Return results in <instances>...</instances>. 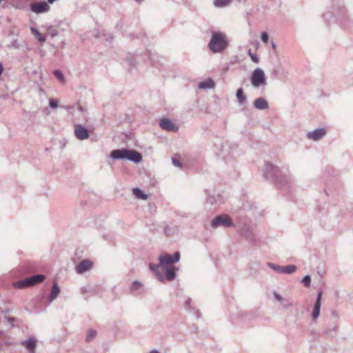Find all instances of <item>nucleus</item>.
Returning a JSON list of instances; mask_svg holds the SVG:
<instances>
[{"instance_id": "1", "label": "nucleus", "mask_w": 353, "mask_h": 353, "mask_svg": "<svg viewBox=\"0 0 353 353\" xmlns=\"http://www.w3.org/2000/svg\"><path fill=\"white\" fill-rule=\"evenodd\" d=\"M205 227L210 230H215L219 227L226 228H238V232L247 241L250 243H254L256 242L255 232L252 225L247 222H236L237 224H234V222H207Z\"/></svg>"}, {"instance_id": "2", "label": "nucleus", "mask_w": 353, "mask_h": 353, "mask_svg": "<svg viewBox=\"0 0 353 353\" xmlns=\"http://www.w3.org/2000/svg\"><path fill=\"white\" fill-rule=\"evenodd\" d=\"M265 174L274 181L279 188L289 189L294 184V178L291 174H283L278 167L267 162L265 165Z\"/></svg>"}, {"instance_id": "3", "label": "nucleus", "mask_w": 353, "mask_h": 353, "mask_svg": "<svg viewBox=\"0 0 353 353\" xmlns=\"http://www.w3.org/2000/svg\"><path fill=\"white\" fill-rule=\"evenodd\" d=\"M228 46V40L224 33L212 32L211 39L208 43V48L212 52H221L225 50Z\"/></svg>"}, {"instance_id": "4", "label": "nucleus", "mask_w": 353, "mask_h": 353, "mask_svg": "<svg viewBox=\"0 0 353 353\" xmlns=\"http://www.w3.org/2000/svg\"><path fill=\"white\" fill-rule=\"evenodd\" d=\"M333 14L336 21L344 27L350 26V18L347 16V10L343 5L338 3L337 5L333 6Z\"/></svg>"}, {"instance_id": "5", "label": "nucleus", "mask_w": 353, "mask_h": 353, "mask_svg": "<svg viewBox=\"0 0 353 353\" xmlns=\"http://www.w3.org/2000/svg\"><path fill=\"white\" fill-rule=\"evenodd\" d=\"M252 85L254 88L264 87L267 85L266 77L264 71L260 68H256L252 73L250 78Z\"/></svg>"}, {"instance_id": "6", "label": "nucleus", "mask_w": 353, "mask_h": 353, "mask_svg": "<svg viewBox=\"0 0 353 353\" xmlns=\"http://www.w3.org/2000/svg\"><path fill=\"white\" fill-rule=\"evenodd\" d=\"M180 256L179 252H174L173 255H170L167 253L161 254L159 256V261L160 262L161 267L163 269H165L168 265L178 262L180 260Z\"/></svg>"}, {"instance_id": "7", "label": "nucleus", "mask_w": 353, "mask_h": 353, "mask_svg": "<svg viewBox=\"0 0 353 353\" xmlns=\"http://www.w3.org/2000/svg\"><path fill=\"white\" fill-rule=\"evenodd\" d=\"M30 8L35 14L46 13L50 9L48 3L46 1L33 3L30 5Z\"/></svg>"}, {"instance_id": "8", "label": "nucleus", "mask_w": 353, "mask_h": 353, "mask_svg": "<svg viewBox=\"0 0 353 353\" xmlns=\"http://www.w3.org/2000/svg\"><path fill=\"white\" fill-rule=\"evenodd\" d=\"M326 134V130L324 128H319L312 131L307 132L306 137L309 140L318 141L322 139Z\"/></svg>"}, {"instance_id": "9", "label": "nucleus", "mask_w": 353, "mask_h": 353, "mask_svg": "<svg viewBox=\"0 0 353 353\" xmlns=\"http://www.w3.org/2000/svg\"><path fill=\"white\" fill-rule=\"evenodd\" d=\"M93 263L92 261L88 259L83 260L81 261L75 268L76 272L77 274H83L87 271L92 269Z\"/></svg>"}, {"instance_id": "10", "label": "nucleus", "mask_w": 353, "mask_h": 353, "mask_svg": "<svg viewBox=\"0 0 353 353\" xmlns=\"http://www.w3.org/2000/svg\"><path fill=\"white\" fill-rule=\"evenodd\" d=\"M160 127L169 132H176L179 129L178 126L173 123L169 119H162L159 122Z\"/></svg>"}, {"instance_id": "11", "label": "nucleus", "mask_w": 353, "mask_h": 353, "mask_svg": "<svg viewBox=\"0 0 353 353\" xmlns=\"http://www.w3.org/2000/svg\"><path fill=\"white\" fill-rule=\"evenodd\" d=\"M74 134L79 140H84L88 138L89 132L84 126L77 124L75 125Z\"/></svg>"}, {"instance_id": "12", "label": "nucleus", "mask_w": 353, "mask_h": 353, "mask_svg": "<svg viewBox=\"0 0 353 353\" xmlns=\"http://www.w3.org/2000/svg\"><path fill=\"white\" fill-rule=\"evenodd\" d=\"M125 159L137 163L141 161L142 156L141 153L137 151L126 149Z\"/></svg>"}, {"instance_id": "13", "label": "nucleus", "mask_w": 353, "mask_h": 353, "mask_svg": "<svg viewBox=\"0 0 353 353\" xmlns=\"http://www.w3.org/2000/svg\"><path fill=\"white\" fill-rule=\"evenodd\" d=\"M322 292H319L317 294L316 300L314 303V310L312 312V318L317 319L320 315L321 301Z\"/></svg>"}, {"instance_id": "14", "label": "nucleus", "mask_w": 353, "mask_h": 353, "mask_svg": "<svg viewBox=\"0 0 353 353\" xmlns=\"http://www.w3.org/2000/svg\"><path fill=\"white\" fill-rule=\"evenodd\" d=\"M254 107L260 110H263L268 108V103L263 97H259L254 101Z\"/></svg>"}, {"instance_id": "15", "label": "nucleus", "mask_w": 353, "mask_h": 353, "mask_svg": "<svg viewBox=\"0 0 353 353\" xmlns=\"http://www.w3.org/2000/svg\"><path fill=\"white\" fill-rule=\"evenodd\" d=\"M21 345L27 348L30 353H35L36 341L30 337L26 341L21 342Z\"/></svg>"}, {"instance_id": "16", "label": "nucleus", "mask_w": 353, "mask_h": 353, "mask_svg": "<svg viewBox=\"0 0 353 353\" xmlns=\"http://www.w3.org/2000/svg\"><path fill=\"white\" fill-rule=\"evenodd\" d=\"M126 149L114 150L110 153V157L115 160H121L125 159Z\"/></svg>"}, {"instance_id": "17", "label": "nucleus", "mask_w": 353, "mask_h": 353, "mask_svg": "<svg viewBox=\"0 0 353 353\" xmlns=\"http://www.w3.org/2000/svg\"><path fill=\"white\" fill-rule=\"evenodd\" d=\"M222 202V196L220 194H209L206 198V204L214 205Z\"/></svg>"}, {"instance_id": "18", "label": "nucleus", "mask_w": 353, "mask_h": 353, "mask_svg": "<svg viewBox=\"0 0 353 353\" xmlns=\"http://www.w3.org/2000/svg\"><path fill=\"white\" fill-rule=\"evenodd\" d=\"M161 267L160 263L159 264H154L152 263H149L150 270L157 276L159 280L163 281L164 280V276L159 271V268Z\"/></svg>"}, {"instance_id": "19", "label": "nucleus", "mask_w": 353, "mask_h": 353, "mask_svg": "<svg viewBox=\"0 0 353 353\" xmlns=\"http://www.w3.org/2000/svg\"><path fill=\"white\" fill-rule=\"evenodd\" d=\"M60 293V288L58 285V283L56 281L53 282L52 290L50 292V294L49 296L48 300L50 302L53 301L54 299H57L58 295Z\"/></svg>"}, {"instance_id": "20", "label": "nucleus", "mask_w": 353, "mask_h": 353, "mask_svg": "<svg viewBox=\"0 0 353 353\" xmlns=\"http://www.w3.org/2000/svg\"><path fill=\"white\" fill-rule=\"evenodd\" d=\"M243 210L248 214L255 215L257 213L256 207L254 203H252L250 201H246L245 203L243 205Z\"/></svg>"}, {"instance_id": "21", "label": "nucleus", "mask_w": 353, "mask_h": 353, "mask_svg": "<svg viewBox=\"0 0 353 353\" xmlns=\"http://www.w3.org/2000/svg\"><path fill=\"white\" fill-rule=\"evenodd\" d=\"M214 85H215V83H214V81L211 79H208L205 81H201L199 83L198 87L199 89L204 90V89L213 88L214 87Z\"/></svg>"}, {"instance_id": "22", "label": "nucleus", "mask_w": 353, "mask_h": 353, "mask_svg": "<svg viewBox=\"0 0 353 353\" xmlns=\"http://www.w3.org/2000/svg\"><path fill=\"white\" fill-rule=\"evenodd\" d=\"M14 286L17 288L23 289L27 287L32 286L29 278H26L20 281H18L14 283Z\"/></svg>"}, {"instance_id": "23", "label": "nucleus", "mask_w": 353, "mask_h": 353, "mask_svg": "<svg viewBox=\"0 0 353 353\" xmlns=\"http://www.w3.org/2000/svg\"><path fill=\"white\" fill-rule=\"evenodd\" d=\"M28 278L30 281V285L32 286H33L39 283L42 282L45 279V276L43 274H35V275L31 276Z\"/></svg>"}, {"instance_id": "24", "label": "nucleus", "mask_w": 353, "mask_h": 353, "mask_svg": "<svg viewBox=\"0 0 353 353\" xmlns=\"http://www.w3.org/2000/svg\"><path fill=\"white\" fill-rule=\"evenodd\" d=\"M236 97L240 105H243L246 102V97L243 94V90L241 88H239L236 91Z\"/></svg>"}, {"instance_id": "25", "label": "nucleus", "mask_w": 353, "mask_h": 353, "mask_svg": "<svg viewBox=\"0 0 353 353\" xmlns=\"http://www.w3.org/2000/svg\"><path fill=\"white\" fill-rule=\"evenodd\" d=\"M165 278L168 281H173L176 277L175 269L174 268H166Z\"/></svg>"}, {"instance_id": "26", "label": "nucleus", "mask_w": 353, "mask_h": 353, "mask_svg": "<svg viewBox=\"0 0 353 353\" xmlns=\"http://www.w3.org/2000/svg\"><path fill=\"white\" fill-rule=\"evenodd\" d=\"M297 269L295 265H289L286 266H282V274H291L294 273Z\"/></svg>"}, {"instance_id": "27", "label": "nucleus", "mask_w": 353, "mask_h": 353, "mask_svg": "<svg viewBox=\"0 0 353 353\" xmlns=\"http://www.w3.org/2000/svg\"><path fill=\"white\" fill-rule=\"evenodd\" d=\"M31 32L40 42L46 41V37L37 28H31Z\"/></svg>"}, {"instance_id": "28", "label": "nucleus", "mask_w": 353, "mask_h": 353, "mask_svg": "<svg viewBox=\"0 0 353 353\" xmlns=\"http://www.w3.org/2000/svg\"><path fill=\"white\" fill-rule=\"evenodd\" d=\"M132 191H133L134 194L137 198L142 199L143 200H145L148 198L147 194H145L144 192H143V191L138 188H134Z\"/></svg>"}, {"instance_id": "29", "label": "nucleus", "mask_w": 353, "mask_h": 353, "mask_svg": "<svg viewBox=\"0 0 353 353\" xmlns=\"http://www.w3.org/2000/svg\"><path fill=\"white\" fill-rule=\"evenodd\" d=\"M231 1L232 0H214V5L216 7H224L229 5Z\"/></svg>"}, {"instance_id": "30", "label": "nucleus", "mask_w": 353, "mask_h": 353, "mask_svg": "<svg viewBox=\"0 0 353 353\" xmlns=\"http://www.w3.org/2000/svg\"><path fill=\"white\" fill-rule=\"evenodd\" d=\"M141 286H142V284L139 281H133L131 285V287H130L131 292L132 293L136 292L141 288Z\"/></svg>"}, {"instance_id": "31", "label": "nucleus", "mask_w": 353, "mask_h": 353, "mask_svg": "<svg viewBox=\"0 0 353 353\" xmlns=\"http://www.w3.org/2000/svg\"><path fill=\"white\" fill-rule=\"evenodd\" d=\"M212 221H232V219L228 214H222L215 216Z\"/></svg>"}, {"instance_id": "32", "label": "nucleus", "mask_w": 353, "mask_h": 353, "mask_svg": "<svg viewBox=\"0 0 353 353\" xmlns=\"http://www.w3.org/2000/svg\"><path fill=\"white\" fill-rule=\"evenodd\" d=\"M267 265L271 268L272 270H273L274 271L276 272H279V273H281L282 272V266L281 265H279L277 264H275V263H271V262H268L267 263Z\"/></svg>"}, {"instance_id": "33", "label": "nucleus", "mask_w": 353, "mask_h": 353, "mask_svg": "<svg viewBox=\"0 0 353 353\" xmlns=\"http://www.w3.org/2000/svg\"><path fill=\"white\" fill-rule=\"evenodd\" d=\"M97 335V331L94 330H88L86 336V341H91Z\"/></svg>"}, {"instance_id": "34", "label": "nucleus", "mask_w": 353, "mask_h": 353, "mask_svg": "<svg viewBox=\"0 0 353 353\" xmlns=\"http://www.w3.org/2000/svg\"><path fill=\"white\" fill-rule=\"evenodd\" d=\"M54 74L56 77V78L57 79H59L61 82H64V81H65L64 76L60 70H54Z\"/></svg>"}, {"instance_id": "35", "label": "nucleus", "mask_w": 353, "mask_h": 353, "mask_svg": "<svg viewBox=\"0 0 353 353\" xmlns=\"http://www.w3.org/2000/svg\"><path fill=\"white\" fill-rule=\"evenodd\" d=\"M248 54L254 63H258L259 62L258 56L256 54H253L250 49L248 50Z\"/></svg>"}, {"instance_id": "36", "label": "nucleus", "mask_w": 353, "mask_h": 353, "mask_svg": "<svg viewBox=\"0 0 353 353\" xmlns=\"http://www.w3.org/2000/svg\"><path fill=\"white\" fill-rule=\"evenodd\" d=\"M310 282L311 278L309 275H305L302 279V283L305 285V287H310Z\"/></svg>"}, {"instance_id": "37", "label": "nucleus", "mask_w": 353, "mask_h": 353, "mask_svg": "<svg viewBox=\"0 0 353 353\" xmlns=\"http://www.w3.org/2000/svg\"><path fill=\"white\" fill-rule=\"evenodd\" d=\"M282 307L283 309H288L289 307L292 305V303L290 302L288 300L284 299L282 302H281Z\"/></svg>"}, {"instance_id": "38", "label": "nucleus", "mask_w": 353, "mask_h": 353, "mask_svg": "<svg viewBox=\"0 0 353 353\" xmlns=\"http://www.w3.org/2000/svg\"><path fill=\"white\" fill-rule=\"evenodd\" d=\"M261 39L263 43H267L269 39L268 34L266 32H263L261 35Z\"/></svg>"}, {"instance_id": "39", "label": "nucleus", "mask_w": 353, "mask_h": 353, "mask_svg": "<svg viewBox=\"0 0 353 353\" xmlns=\"http://www.w3.org/2000/svg\"><path fill=\"white\" fill-rule=\"evenodd\" d=\"M273 296H274V298L275 299V300L280 303L282 302L284 299V298H283V296L281 295H280L279 294H278L276 292H273Z\"/></svg>"}, {"instance_id": "40", "label": "nucleus", "mask_w": 353, "mask_h": 353, "mask_svg": "<svg viewBox=\"0 0 353 353\" xmlns=\"http://www.w3.org/2000/svg\"><path fill=\"white\" fill-rule=\"evenodd\" d=\"M49 105L52 108H55L58 107V101L56 100H50L49 102Z\"/></svg>"}, {"instance_id": "41", "label": "nucleus", "mask_w": 353, "mask_h": 353, "mask_svg": "<svg viewBox=\"0 0 353 353\" xmlns=\"http://www.w3.org/2000/svg\"><path fill=\"white\" fill-rule=\"evenodd\" d=\"M163 231L165 234L168 235H170L172 234V228H170L168 226H164L163 227Z\"/></svg>"}, {"instance_id": "42", "label": "nucleus", "mask_w": 353, "mask_h": 353, "mask_svg": "<svg viewBox=\"0 0 353 353\" xmlns=\"http://www.w3.org/2000/svg\"><path fill=\"white\" fill-rule=\"evenodd\" d=\"M172 163L176 166V167H181V163H180L179 160H178L176 158L172 159Z\"/></svg>"}, {"instance_id": "43", "label": "nucleus", "mask_w": 353, "mask_h": 353, "mask_svg": "<svg viewBox=\"0 0 353 353\" xmlns=\"http://www.w3.org/2000/svg\"><path fill=\"white\" fill-rule=\"evenodd\" d=\"M192 301V299L190 298H187L185 301V307H188Z\"/></svg>"}, {"instance_id": "44", "label": "nucleus", "mask_w": 353, "mask_h": 353, "mask_svg": "<svg viewBox=\"0 0 353 353\" xmlns=\"http://www.w3.org/2000/svg\"><path fill=\"white\" fill-rule=\"evenodd\" d=\"M3 72V67L2 63L0 62V76L2 74Z\"/></svg>"}, {"instance_id": "45", "label": "nucleus", "mask_w": 353, "mask_h": 353, "mask_svg": "<svg viewBox=\"0 0 353 353\" xmlns=\"http://www.w3.org/2000/svg\"><path fill=\"white\" fill-rule=\"evenodd\" d=\"M105 39H106L107 41H110H110H112L113 37H112V35H109V37H107Z\"/></svg>"}, {"instance_id": "46", "label": "nucleus", "mask_w": 353, "mask_h": 353, "mask_svg": "<svg viewBox=\"0 0 353 353\" xmlns=\"http://www.w3.org/2000/svg\"><path fill=\"white\" fill-rule=\"evenodd\" d=\"M149 353H160L158 350L154 349L151 350Z\"/></svg>"}, {"instance_id": "47", "label": "nucleus", "mask_w": 353, "mask_h": 353, "mask_svg": "<svg viewBox=\"0 0 353 353\" xmlns=\"http://www.w3.org/2000/svg\"><path fill=\"white\" fill-rule=\"evenodd\" d=\"M81 290L82 293H85L87 292V290L85 289V288H81Z\"/></svg>"}, {"instance_id": "48", "label": "nucleus", "mask_w": 353, "mask_h": 353, "mask_svg": "<svg viewBox=\"0 0 353 353\" xmlns=\"http://www.w3.org/2000/svg\"><path fill=\"white\" fill-rule=\"evenodd\" d=\"M337 330H338V326L337 325H334V330L336 332Z\"/></svg>"}, {"instance_id": "49", "label": "nucleus", "mask_w": 353, "mask_h": 353, "mask_svg": "<svg viewBox=\"0 0 353 353\" xmlns=\"http://www.w3.org/2000/svg\"><path fill=\"white\" fill-rule=\"evenodd\" d=\"M272 48H276V45H275V43H274V42H272Z\"/></svg>"}, {"instance_id": "50", "label": "nucleus", "mask_w": 353, "mask_h": 353, "mask_svg": "<svg viewBox=\"0 0 353 353\" xmlns=\"http://www.w3.org/2000/svg\"><path fill=\"white\" fill-rule=\"evenodd\" d=\"M137 2H141L143 1V0H135Z\"/></svg>"}, {"instance_id": "51", "label": "nucleus", "mask_w": 353, "mask_h": 353, "mask_svg": "<svg viewBox=\"0 0 353 353\" xmlns=\"http://www.w3.org/2000/svg\"><path fill=\"white\" fill-rule=\"evenodd\" d=\"M55 34H56L55 32H53V36H55Z\"/></svg>"}, {"instance_id": "52", "label": "nucleus", "mask_w": 353, "mask_h": 353, "mask_svg": "<svg viewBox=\"0 0 353 353\" xmlns=\"http://www.w3.org/2000/svg\"><path fill=\"white\" fill-rule=\"evenodd\" d=\"M55 34H56L55 32H53V36H55Z\"/></svg>"}, {"instance_id": "53", "label": "nucleus", "mask_w": 353, "mask_h": 353, "mask_svg": "<svg viewBox=\"0 0 353 353\" xmlns=\"http://www.w3.org/2000/svg\"><path fill=\"white\" fill-rule=\"evenodd\" d=\"M3 0H0V3L2 2Z\"/></svg>"}]
</instances>
